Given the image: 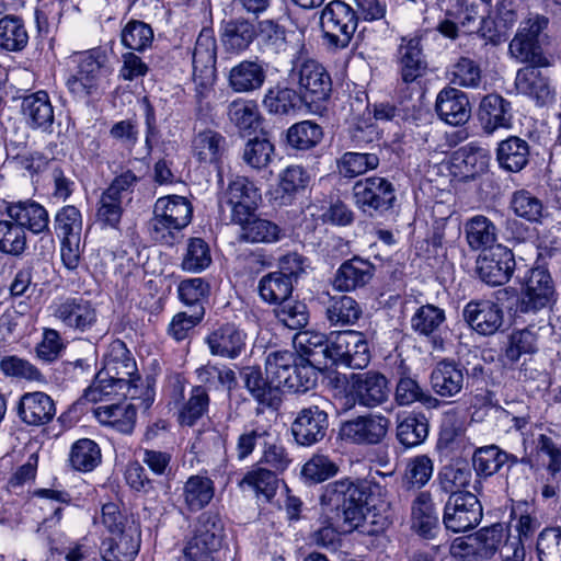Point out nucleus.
I'll return each instance as SVG.
<instances>
[{
	"label": "nucleus",
	"instance_id": "obj_52",
	"mask_svg": "<svg viewBox=\"0 0 561 561\" xmlns=\"http://www.w3.org/2000/svg\"><path fill=\"white\" fill-rule=\"evenodd\" d=\"M101 461V448L94 440L81 438L72 444L69 453V463L72 469L80 472H91Z\"/></svg>",
	"mask_w": 561,
	"mask_h": 561
},
{
	"label": "nucleus",
	"instance_id": "obj_63",
	"mask_svg": "<svg viewBox=\"0 0 561 561\" xmlns=\"http://www.w3.org/2000/svg\"><path fill=\"white\" fill-rule=\"evenodd\" d=\"M275 318L290 330L304 329L309 321V311L305 302L287 298L273 310Z\"/></svg>",
	"mask_w": 561,
	"mask_h": 561
},
{
	"label": "nucleus",
	"instance_id": "obj_31",
	"mask_svg": "<svg viewBox=\"0 0 561 561\" xmlns=\"http://www.w3.org/2000/svg\"><path fill=\"white\" fill-rule=\"evenodd\" d=\"M376 266L358 255L344 261L336 270L333 285L340 291H353L370 283Z\"/></svg>",
	"mask_w": 561,
	"mask_h": 561
},
{
	"label": "nucleus",
	"instance_id": "obj_1",
	"mask_svg": "<svg viewBox=\"0 0 561 561\" xmlns=\"http://www.w3.org/2000/svg\"><path fill=\"white\" fill-rule=\"evenodd\" d=\"M112 396L139 400V407L144 410H148L154 400L152 386L149 381L144 385L135 359L126 344L119 340L111 343L103 370L84 391V398L91 402Z\"/></svg>",
	"mask_w": 561,
	"mask_h": 561
},
{
	"label": "nucleus",
	"instance_id": "obj_20",
	"mask_svg": "<svg viewBox=\"0 0 561 561\" xmlns=\"http://www.w3.org/2000/svg\"><path fill=\"white\" fill-rule=\"evenodd\" d=\"M16 415L26 426H44L54 420L56 404L53 398L43 391L25 392L16 404Z\"/></svg>",
	"mask_w": 561,
	"mask_h": 561
},
{
	"label": "nucleus",
	"instance_id": "obj_55",
	"mask_svg": "<svg viewBox=\"0 0 561 561\" xmlns=\"http://www.w3.org/2000/svg\"><path fill=\"white\" fill-rule=\"evenodd\" d=\"M427 113L417 105L396 106L389 102H379L373 105V116L379 122H407L419 125Z\"/></svg>",
	"mask_w": 561,
	"mask_h": 561
},
{
	"label": "nucleus",
	"instance_id": "obj_14",
	"mask_svg": "<svg viewBox=\"0 0 561 561\" xmlns=\"http://www.w3.org/2000/svg\"><path fill=\"white\" fill-rule=\"evenodd\" d=\"M390 420L381 414L359 415L341 423L339 436L356 445H378L387 436Z\"/></svg>",
	"mask_w": 561,
	"mask_h": 561
},
{
	"label": "nucleus",
	"instance_id": "obj_19",
	"mask_svg": "<svg viewBox=\"0 0 561 561\" xmlns=\"http://www.w3.org/2000/svg\"><path fill=\"white\" fill-rule=\"evenodd\" d=\"M54 317L66 328L87 332L95 325L98 312L94 305L83 297H68L56 305Z\"/></svg>",
	"mask_w": 561,
	"mask_h": 561
},
{
	"label": "nucleus",
	"instance_id": "obj_48",
	"mask_svg": "<svg viewBox=\"0 0 561 561\" xmlns=\"http://www.w3.org/2000/svg\"><path fill=\"white\" fill-rule=\"evenodd\" d=\"M28 43V34L24 22L15 15L0 19V50L22 51Z\"/></svg>",
	"mask_w": 561,
	"mask_h": 561
},
{
	"label": "nucleus",
	"instance_id": "obj_3",
	"mask_svg": "<svg viewBox=\"0 0 561 561\" xmlns=\"http://www.w3.org/2000/svg\"><path fill=\"white\" fill-rule=\"evenodd\" d=\"M192 218L193 206L186 197H159L149 222L150 236L156 242L171 247L178 242L180 231L191 224Z\"/></svg>",
	"mask_w": 561,
	"mask_h": 561
},
{
	"label": "nucleus",
	"instance_id": "obj_50",
	"mask_svg": "<svg viewBox=\"0 0 561 561\" xmlns=\"http://www.w3.org/2000/svg\"><path fill=\"white\" fill-rule=\"evenodd\" d=\"M275 156L274 144L266 137L249 139L242 149V162L252 170H265Z\"/></svg>",
	"mask_w": 561,
	"mask_h": 561
},
{
	"label": "nucleus",
	"instance_id": "obj_6",
	"mask_svg": "<svg viewBox=\"0 0 561 561\" xmlns=\"http://www.w3.org/2000/svg\"><path fill=\"white\" fill-rule=\"evenodd\" d=\"M520 297L517 298L514 307V317L523 319L526 316L537 314L545 310L551 302L557 301V291L549 271L538 266L528 270L523 277Z\"/></svg>",
	"mask_w": 561,
	"mask_h": 561
},
{
	"label": "nucleus",
	"instance_id": "obj_62",
	"mask_svg": "<svg viewBox=\"0 0 561 561\" xmlns=\"http://www.w3.org/2000/svg\"><path fill=\"white\" fill-rule=\"evenodd\" d=\"M241 488L249 486L255 491L256 495H262L270 502L276 494L278 488V478L275 471L257 467L248 471L239 482Z\"/></svg>",
	"mask_w": 561,
	"mask_h": 561
},
{
	"label": "nucleus",
	"instance_id": "obj_51",
	"mask_svg": "<svg viewBox=\"0 0 561 561\" xmlns=\"http://www.w3.org/2000/svg\"><path fill=\"white\" fill-rule=\"evenodd\" d=\"M294 284L282 273L271 272L265 274L257 285L260 298L270 305H278L290 298Z\"/></svg>",
	"mask_w": 561,
	"mask_h": 561
},
{
	"label": "nucleus",
	"instance_id": "obj_41",
	"mask_svg": "<svg viewBox=\"0 0 561 561\" xmlns=\"http://www.w3.org/2000/svg\"><path fill=\"white\" fill-rule=\"evenodd\" d=\"M428 432L430 422L423 413L409 412L397 417L396 437L404 448L422 445Z\"/></svg>",
	"mask_w": 561,
	"mask_h": 561
},
{
	"label": "nucleus",
	"instance_id": "obj_23",
	"mask_svg": "<svg viewBox=\"0 0 561 561\" xmlns=\"http://www.w3.org/2000/svg\"><path fill=\"white\" fill-rule=\"evenodd\" d=\"M351 389L355 401L366 408H375L387 401L389 387L387 378L378 371L352 375Z\"/></svg>",
	"mask_w": 561,
	"mask_h": 561
},
{
	"label": "nucleus",
	"instance_id": "obj_18",
	"mask_svg": "<svg viewBox=\"0 0 561 561\" xmlns=\"http://www.w3.org/2000/svg\"><path fill=\"white\" fill-rule=\"evenodd\" d=\"M257 37L255 24L244 16L224 18L219 25V39L225 51L240 55Z\"/></svg>",
	"mask_w": 561,
	"mask_h": 561
},
{
	"label": "nucleus",
	"instance_id": "obj_30",
	"mask_svg": "<svg viewBox=\"0 0 561 561\" xmlns=\"http://www.w3.org/2000/svg\"><path fill=\"white\" fill-rule=\"evenodd\" d=\"M240 227L238 240L247 243H276L285 238V230L276 222L255 215L250 211V216H242L240 220H236Z\"/></svg>",
	"mask_w": 561,
	"mask_h": 561
},
{
	"label": "nucleus",
	"instance_id": "obj_49",
	"mask_svg": "<svg viewBox=\"0 0 561 561\" xmlns=\"http://www.w3.org/2000/svg\"><path fill=\"white\" fill-rule=\"evenodd\" d=\"M323 138L322 127L312 121H301L291 125L286 133L290 148L307 151L317 147Z\"/></svg>",
	"mask_w": 561,
	"mask_h": 561
},
{
	"label": "nucleus",
	"instance_id": "obj_44",
	"mask_svg": "<svg viewBox=\"0 0 561 561\" xmlns=\"http://www.w3.org/2000/svg\"><path fill=\"white\" fill-rule=\"evenodd\" d=\"M529 156L528 142L517 136L502 140L496 148L499 165L510 172L522 171L528 164Z\"/></svg>",
	"mask_w": 561,
	"mask_h": 561
},
{
	"label": "nucleus",
	"instance_id": "obj_45",
	"mask_svg": "<svg viewBox=\"0 0 561 561\" xmlns=\"http://www.w3.org/2000/svg\"><path fill=\"white\" fill-rule=\"evenodd\" d=\"M98 421L122 434H131L137 420V408L131 404L102 405L94 410Z\"/></svg>",
	"mask_w": 561,
	"mask_h": 561
},
{
	"label": "nucleus",
	"instance_id": "obj_4",
	"mask_svg": "<svg viewBox=\"0 0 561 561\" xmlns=\"http://www.w3.org/2000/svg\"><path fill=\"white\" fill-rule=\"evenodd\" d=\"M225 525L219 513L203 512L196 519L192 535L185 540L184 561H221Z\"/></svg>",
	"mask_w": 561,
	"mask_h": 561
},
{
	"label": "nucleus",
	"instance_id": "obj_13",
	"mask_svg": "<svg viewBox=\"0 0 561 561\" xmlns=\"http://www.w3.org/2000/svg\"><path fill=\"white\" fill-rule=\"evenodd\" d=\"M516 262L512 250L496 244L482 252L476 261V274L484 284L495 287L506 284L515 270Z\"/></svg>",
	"mask_w": 561,
	"mask_h": 561
},
{
	"label": "nucleus",
	"instance_id": "obj_24",
	"mask_svg": "<svg viewBox=\"0 0 561 561\" xmlns=\"http://www.w3.org/2000/svg\"><path fill=\"white\" fill-rule=\"evenodd\" d=\"M410 527L414 534L425 540L434 539L439 533V516L428 491L419 492L412 501Z\"/></svg>",
	"mask_w": 561,
	"mask_h": 561
},
{
	"label": "nucleus",
	"instance_id": "obj_37",
	"mask_svg": "<svg viewBox=\"0 0 561 561\" xmlns=\"http://www.w3.org/2000/svg\"><path fill=\"white\" fill-rule=\"evenodd\" d=\"M302 104L299 93L282 81L267 88L262 100L266 112L278 116L294 114Z\"/></svg>",
	"mask_w": 561,
	"mask_h": 561
},
{
	"label": "nucleus",
	"instance_id": "obj_36",
	"mask_svg": "<svg viewBox=\"0 0 561 561\" xmlns=\"http://www.w3.org/2000/svg\"><path fill=\"white\" fill-rule=\"evenodd\" d=\"M241 378L245 389L257 401L262 408L277 410L282 403V391L278 390L272 380L265 379L257 367H244Z\"/></svg>",
	"mask_w": 561,
	"mask_h": 561
},
{
	"label": "nucleus",
	"instance_id": "obj_17",
	"mask_svg": "<svg viewBox=\"0 0 561 561\" xmlns=\"http://www.w3.org/2000/svg\"><path fill=\"white\" fill-rule=\"evenodd\" d=\"M466 323L478 334L493 335L504 324V312L501 306L492 300H471L463 310Z\"/></svg>",
	"mask_w": 561,
	"mask_h": 561
},
{
	"label": "nucleus",
	"instance_id": "obj_12",
	"mask_svg": "<svg viewBox=\"0 0 561 561\" xmlns=\"http://www.w3.org/2000/svg\"><path fill=\"white\" fill-rule=\"evenodd\" d=\"M330 419L328 411L319 404L300 409L290 425L295 443L302 447L314 446L328 435Z\"/></svg>",
	"mask_w": 561,
	"mask_h": 561
},
{
	"label": "nucleus",
	"instance_id": "obj_61",
	"mask_svg": "<svg viewBox=\"0 0 561 561\" xmlns=\"http://www.w3.org/2000/svg\"><path fill=\"white\" fill-rule=\"evenodd\" d=\"M210 264L211 254L208 243L199 237L190 238L182 256L181 268L190 273H201Z\"/></svg>",
	"mask_w": 561,
	"mask_h": 561
},
{
	"label": "nucleus",
	"instance_id": "obj_42",
	"mask_svg": "<svg viewBox=\"0 0 561 561\" xmlns=\"http://www.w3.org/2000/svg\"><path fill=\"white\" fill-rule=\"evenodd\" d=\"M541 66H526L520 68L515 78L516 90L534 98L538 103L545 104L551 99L549 79L539 69Z\"/></svg>",
	"mask_w": 561,
	"mask_h": 561
},
{
	"label": "nucleus",
	"instance_id": "obj_47",
	"mask_svg": "<svg viewBox=\"0 0 561 561\" xmlns=\"http://www.w3.org/2000/svg\"><path fill=\"white\" fill-rule=\"evenodd\" d=\"M358 302L351 296L337 295L329 297L325 316L332 325H352L362 316Z\"/></svg>",
	"mask_w": 561,
	"mask_h": 561
},
{
	"label": "nucleus",
	"instance_id": "obj_2",
	"mask_svg": "<svg viewBox=\"0 0 561 561\" xmlns=\"http://www.w3.org/2000/svg\"><path fill=\"white\" fill-rule=\"evenodd\" d=\"M378 488L367 480L342 479L328 483L322 489L320 504L330 522L343 531L356 529L365 518V506L369 504L371 488Z\"/></svg>",
	"mask_w": 561,
	"mask_h": 561
},
{
	"label": "nucleus",
	"instance_id": "obj_34",
	"mask_svg": "<svg viewBox=\"0 0 561 561\" xmlns=\"http://www.w3.org/2000/svg\"><path fill=\"white\" fill-rule=\"evenodd\" d=\"M299 358L321 370L330 366L331 336L316 331H302L295 337Z\"/></svg>",
	"mask_w": 561,
	"mask_h": 561
},
{
	"label": "nucleus",
	"instance_id": "obj_60",
	"mask_svg": "<svg viewBox=\"0 0 561 561\" xmlns=\"http://www.w3.org/2000/svg\"><path fill=\"white\" fill-rule=\"evenodd\" d=\"M210 294L209 283L202 277L185 278L178 286V295L191 311L197 312L201 308L205 312V304Z\"/></svg>",
	"mask_w": 561,
	"mask_h": 561
},
{
	"label": "nucleus",
	"instance_id": "obj_26",
	"mask_svg": "<svg viewBox=\"0 0 561 561\" xmlns=\"http://www.w3.org/2000/svg\"><path fill=\"white\" fill-rule=\"evenodd\" d=\"M491 160L490 151L474 142L461 146L451 156L454 174L465 181L485 173Z\"/></svg>",
	"mask_w": 561,
	"mask_h": 561
},
{
	"label": "nucleus",
	"instance_id": "obj_40",
	"mask_svg": "<svg viewBox=\"0 0 561 561\" xmlns=\"http://www.w3.org/2000/svg\"><path fill=\"white\" fill-rule=\"evenodd\" d=\"M215 490V482L208 476H190L181 494L185 508L191 513L204 510L213 501Z\"/></svg>",
	"mask_w": 561,
	"mask_h": 561
},
{
	"label": "nucleus",
	"instance_id": "obj_5",
	"mask_svg": "<svg viewBox=\"0 0 561 561\" xmlns=\"http://www.w3.org/2000/svg\"><path fill=\"white\" fill-rule=\"evenodd\" d=\"M288 79L297 85V92L312 112L324 107L332 93V79L328 70L314 59L295 62Z\"/></svg>",
	"mask_w": 561,
	"mask_h": 561
},
{
	"label": "nucleus",
	"instance_id": "obj_33",
	"mask_svg": "<svg viewBox=\"0 0 561 561\" xmlns=\"http://www.w3.org/2000/svg\"><path fill=\"white\" fill-rule=\"evenodd\" d=\"M397 386L394 390V401L400 407L411 405L414 402H421L428 409L439 407V400L432 394L423 391L411 368L400 362L397 368Z\"/></svg>",
	"mask_w": 561,
	"mask_h": 561
},
{
	"label": "nucleus",
	"instance_id": "obj_38",
	"mask_svg": "<svg viewBox=\"0 0 561 561\" xmlns=\"http://www.w3.org/2000/svg\"><path fill=\"white\" fill-rule=\"evenodd\" d=\"M446 320L445 311L427 304L416 309L411 318V328L419 335L431 339L434 348H443V340L438 332Z\"/></svg>",
	"mask_w": 561,
	"mask_h": 561
},
{
	"label": "nucleus",
	"instance_id": "obj_28",
	"mask_svg": "<svg viewBox=\"0 0 561 561\" xmlns=\"http://www.w3.org/2000/svg\"><path fill=\"white\" fill-rule=\"evenodd\" d=\"M214 356L234 359L247 346V333L233 323H225L213 330L205 339Z\"/></svg>",
	"mask_w": 561,
	"mask_h": 561
},
{
	"label": "nucleus",
	"instance_id": "obj_16",
	"mask_svg": "<svg viewBox=\"0 0 561 561\" xmlns=\"http://www.w3.org/2000/svg\"><path fill=\"white\" fill-rule=\"evenodd\" d=\"M267 72L268 64L259 57L243 59L228 71V87L236 93H254L264 87Z\"/></svg>",
	"mask_w": 561,
	"mask_h": 561
},
{
	"label": "nucleus",
	"instance_id": "obj_15",
	"mask_svg": "<svg viewBox=\"0 0 561 561\" xmlns=\"http://www.w3.org/2000/svg\"><path fill=\"white\" fill-rule=\"evenodd\" d=\"M261 201L260 190L247 176L237 175L229 180L227 188L219 198L220 206L227 205L231 209V222L240 220L242 216H250L255 211Z\"/></svg>",
	"mask_w": 561,
	"mask_h": 561
},
{
	"label": "nucleus",
	"instance_id": "obj_27",
	"mask_svg": "<svg viewBox=\"0 0 561 561\" xmlns=\"http://www.w3.org/2000/svg\"><path fill=\"white\" fill-rule=\"evenodd\" d=\"M21 113L31 129L46 134L53 133L54 106L46 91L39 90L24 95L21 102Z\"/></svg>",
	"mask_w": 561,
	"mask_h": 561
},
{
	"label": "nucleus",
	"instance_id": "obj_58",
	"mask_svg": "<svg viewBox=\"0 0 561 561\" xmlns=\"http://www.w3.org/2000/svg\"><path fill=\"white\" fill-rule=\"evenodd\" d=\"M511 56L527 66H549L548 59L542 53L539 43L526 37L523 32H517L508 45Z\"/></svg>",
	"mask_w": 561,
	"mask_h": 561
},
{
	"label": "nucleus",
	"instance_id": "obj_35",
	"mask_svg": "<svg viewBox=\"0 0 561 561\" xmlns=\"http://www.w3.org/2000/svg\"><path fill=\"white\" fill-rule=\"evenodd\" d=\"M398 64L399 72L404 83H412L424 76L427 62L420 37H402L398 48Z\"/></svg>",
	"mask_w": 561,
	"mask_h": 561
},
{
	"label": "nucleus",
	"instance_id": "obj_59",
	"mask_svg": "<svg viewBox=\"0 0 561 561\" xmlns=\"http://www.w3.org/2000/svg\"><path fill=\"white\" fill-rule=\"evenodd\" d=\"M537 352V336L529 328L513 331L507 339L503 351L505 364L517 363L523 355H531Z\"/></svg>",
	"mask_w": 561,
	"mask_h": 561
},
{
	"label": "nucleus",
	"instance_id": "obj_43",
	"mask_svg": "<svg viewBox=\"0 0 561 561\" xmlns=\"http://www.w3.org/2000/svg\"><path fill=\"white\" fill-rule=\"evenodd\" d=\"M466 241L472 251L485 252L494 248L497 229L494 222L483 215L469 218L463 226Z\"/></svg>",
	"mask_w": 561,
	"mask_h": 561
},
{
	"label": "nucleus",
	"instance_id": "obj_53",
	"mask_svg": "<svg viewBox=\"0 0 561 561\" xmlns=\"http://www.w3.org/2000/svg\"><path fill=\"white\" fill-rule=\"evenodd\" d=\"M296 353L290 351H275L268 354L265 363L267 379L280 390L287 383V377L295 370L298 362Z\"/></svg>",
	"mask_w": 561,
	"mask_h": 561
},
{
	"label": "nucleus",
	"instance_id": "obj_8",
	"mask_svg": "<svg viewBox=\"0 0 561 561\" xmlns=\"http://www.w3.org/2000/svg\"><path fill=\"white\" fill-rule=\"evenodd\" d=\"M319 25L324 44L333 50L346 48L357 28L356 11L342 0H331L320 12Z\"/></svg>",
	"mask_w": 561,
	"mask_h": 561
},
{
	"label": "nucleus",
	"instance_id": "obj_46",
	"mask_svg": "<svg viewBox=\"0 0 561 561\" xmlns=\"http://www.w3.org/2000/svg\"><path fill=\"white\" fill-rule=\"evenodd\" d=\"M217 41L214 30L204 27L199 32L192 51L193 72H216Z\"/></svg>",
	"mask_w": 561,
	"mask_h": 561
},
{
	"label": "nucleus",
	"instance_id": "obj_21",
	"mask_svg": "<svg viewBox=\"0 0 561 561\" xmlns=\"http://www.w3.org/2000/svg\"><path fill=\"white\" fill-rule=\"evenodd\" d=\"M141 533L131 520L122 531L111 534L102 541L101 556L104 561H134L140 549Z\"/></svg>",
	"mask_w": 561,
	"mask_h": 561
},
{
	"label": "nucleus",
	"instance_id": "obj_32",
	"mask_svg": "<svg viewBox=\"0 0 561 561\" xmlns=\"http://www.w3.org/2000/svg\"><path fill=\"white\" fill-rule=\"evenodd\" d=\"M432 390L440 398H454L465 387L463 366L454 359H442L430 375Z\"/></svg>",
	"mask_w": 561,
	"mask_h": 561
},
{
	"label": "nucleus",
	"instance_id": "obj_64",
	"mask_svg": "<svg viewBox=\"0 0 561 561\" xmlns=\"http://www.w3.org/2000/svg\"><path fill=\"white\" fill-rule=\"evenodd\" d=\"M434 470L433 460L426 455H419L411 458L405 467L402 479L407 490H421L432 478Z\"/></svg>",
	"mask_w": 561,
	"mask_h": 561
},
{
	"label": "nucleus",
	"instance_id": "obj_10",
	"mask_svg": "<svg viewBox=\"0 0 561 561\" xmlns=\"http://www.w3.org/2000/svg\"><path fill=\"white\" fill-rule=\"evenodd\" d=\"M370 357L369 343L363 332L346 330L331 335L330 366L363 369L369 364Z\"/></svg>",
	"mask_w": 561,
	"mask_h": 561
},
{
	"label": "nucleus",
	"instance_id": "obj_39",
	"mask_svg": "<svg viewBox=\"0 0 561 561\" xmlns=\"http://www.w3.org/2000/svg\"><path fill=\"white\" fill-rule=\"evenodd\" d=\"M192 150L199 162L218 164L227 151V140L219 131L206 128L194 135Z\"/></svg>",
	"mask_w": 561,
	"mask_h": 561
},
{
	"label": "nucleus",
	"instance_id": "obj_57",
	"mask_svg": "<svg viewBox=\"0 0 561 561\" xmlns=\"http://www.w3.org/2000/svg\"><path fill=\"white\" fill-rule=\"evenodd\" d=\"M379 165V157L370 152L347 151L336 161L339 174L345 179H354L375 170Z\"/></svg>",
	"mask_w": 561,
	"mask_h": 561
},
{
	"label": "nucleus",
	"instance_id": "obj_25",
	"mask_svg": "<svg viewBox=\"0 0 561 561\" xmlns=\"http://www.w3.org/2000/svg\"><path fill=\"white\" fill-rule=\"evenodd\" d=\"M4 214L23 230L34 234L50 233L47 209L33 199L5 203Z\"/></svg>",
	"mask_w": 561,
	"mask_h": 561
},
{
	"label": "nucleus",
	"instance_id": "obj_29",
	"mask_svg": "<svg viewBox=\"0 0 561 561\" xmlns=\"http://www.w3.org/2000/svg\"><path fill=\"white\" fill-rule=\"evenodd\" d=\"M435 111L438 117L451 126L465 125L471 116L467 94L456 88L446 87L436 96Z\"/></svg>",
	"mask_w": 561,
	"mask_h": 561
},
{
	"label": "nucleus",
	"instance_id": "obj_7",
	"mask_svg": "<svg viewBox=\"0 0 561 561\" xmlns=\"http://www.w3.org/2000/svg\"><path fill=\"white\" fill-rule=\"evenodd\" d=\"M77 70L67 80V88L77 100L98 93L101 80L111 73L107 54L101 47L76 54Z\"/></svg>",
	"mask_w": 561,
	"mask_h": 561
},
{
	"label": "nucleus",
	"instance_id": "obj_11",
	"mask_svg": "<svg viewBox=\"0 0 561 561\" xmlns=\"http://www.w3.org/2000/svg\"><path fill=\"white\" fill-rule=\"evenodd\" d=\"M482 516V505L473 493L457 492L448 496L442 520L446 530L459 534L476 528Z\"/></svg>",
	"mask_w": 561,
	"mask_h": 561
},
{
	"label": "nucleus",
	"instance_id": "obj_22",
	"mask_svg": "<svg viewBox=\"0 0 561 561\" xmlns=\"http://www.w3.org/2000/svg\"><path fill=\"white\" fill-rule=\"evenodd\" d=\"M478 121L486 135H492L499 129L511 128L513 124L512 103L497 93L486 94L479 104Z\"/></svg>",
	"mask_w": 561,
	"mask_h": 561
},
{
	"label": "nucleus",
	"instance_id": "obj_54",
	"mask_svg": "<svg viewBox=\"0 0 561 561\" xmlns=\"http://www.w3.org/2000/svg\"><path fill=\"white\" fill-rule=\"evenodd\" d=\"M310 176L302 167H287L279 175L275 198L283 205L290 204L294 196L308 186Z\"/></svg>",
	"mask_w": 561,
	"mask_h": 561
},
{
	"label": "nucleus",
	"instance_id": "obj_56",
	"mask_svg": "<svg viewBox=\"0 0 561 561\" xmlns=\"http://www.w3.org/2000/svg\"><path fill=\"white\" fill-rule=\"evenodd\" d=\"M27 249V234L13 219H0V253L20 257Z\"/></svg>",
	"mask_w": 561,
	"mask_h": 561
},
{
	"label": "nucleus",
	"instance_id": "obj_9",
	"mask_svg": "<svg viewBox=\"0 0 561 561\" xmlns=\"http://www.w3.org/2000/svg\"><path fill=\"white\" fill-rule=\"evenodd\" d=\"M353 198L358 209L370 217L385 215L397 201L393 184L380 176L357 181L353 186Z\"/></svg>",
	"mask_w": 561,
	"mask_h": 561
}]
</instances>
